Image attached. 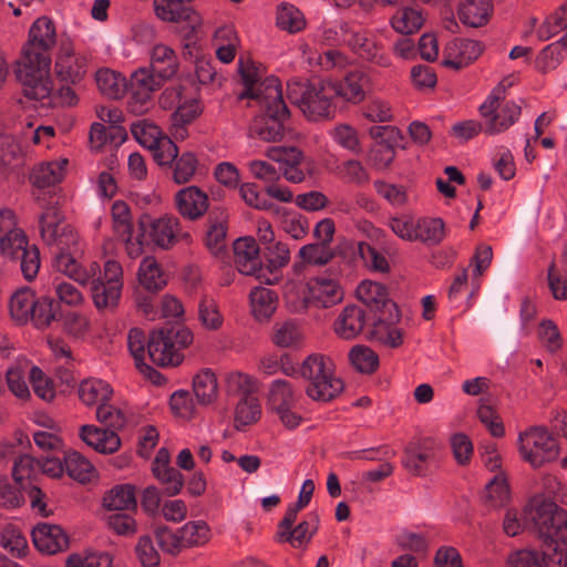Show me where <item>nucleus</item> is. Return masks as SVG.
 <instances>
[{"mask_svg":"<svg viewBox=\"0 0 567 567\" xmlns=\"http://www.w3.org/2000/svg\"><path fill=\"white\" fill-rule=\"evenodd\" d=\"M239 100L251 99L258 103L260 113L255 116L249 132L250 136L264 142L275 143L284 138L289 131L290 111L284 101L281 84L278 78L270 79L254 95L241 92Z\"/></svg>","mask_w":567,"mask_h":567,"instance_id":"1","label":"nucleus"},{"mask_svg":"<svg viewBox=\"0 0 567 567\" xmlns=\"http://www.w3.org/2000/svg\"><path fill=\"white\" fill-rule=\"evenodd\" d=\"M287 96L309 121L328 120L336 113V106L332 103L336 90L332 81L292 79L287 83Z\"/></svg>","mask_w":567,"mask_h":567,"instance_id":"2","label":"nucleus"},{"mask_svg":"<svg viewBox=\"0 0 567 567\" xmlns=\"http://www.w3.org/2000/svg\"><path fill=\"white\" fill-rule=\"evenodd\" d=\"M525 512L543 539V553L553 551L559 543L567 545V511L551 501L535 497Z\"/></svg>","mask_w":567,"mask_h":567,"instance_id":"3","label":"nucleus"},{"mask_svg":"<svg viewBox=\"0 0 567 567\" xmlns=\"http://www.w3.org/2000/svg\"><path fill=\"white\" fill-rule=\"evenodd\" d=\"M299 373L308 382L306 394L313 401L329 402L343 391V381L334 375L332 360L323 354L308 355L301 363Z\"/></svg>","mask_w":567,"mask_h":567,"instance_id":"4","label":"nucleus"},{"mask_svg":"<svg viewBox=\"0 0 567 567\" xmlns=\"http://www.w3.org/2000/svg\"><path fill=\"white\" fill-rule=\"evenodd\" d=\"M193 342V333L179 322L166 323L147 337V354L159 367H176L183 361L181 349Z\"/></svg>","mask_w":567,"mask_h":567,"instance_id":"5","label":"nucleus"},{"mask_svg":"<svg viewBox=\"0 0 567 567\" xmlns=\"http://www.w3.org/2000/svg\"><path fill=\"white\" fill-rule=\"evenodd\" d=\"M50 66L51 55L22 49L14 74L27 99L42 101L51 94Z\"/></svg>","mask_w":567,"mask_h":567,"instance_id":"6","label":"nucleus"},{"mask_svg":"<svg viewBox=\"0 0 567 567\" xmlns=\"http://www.w3.org/2000/svg\"><path fill=\"white\" fill-rule=\"evenodd\" d=\"M34 199L42 208L39 216V227L42 239L49 246L64 248L75 246L78 236L70 225L64 224V215L60 210L62 196L55 190L53 193H39Z\"/></svg>","mask_w":567,"mask_h":567,"instance_id":"7","label":"nucleus"},{"mask_svg":"<svg viewBox=\"0 0 567 567\" xmlns=\"http://www.w3.org/2000/svg\"><path fill=\"white\" fill-rule=\"evenodd\" d=\"M504 93V81H501L480 106V114L484 120V132L486 134L494 135L507 131L522 114V106L514 101H508L501 106Z\"/></svg>","mask_w":567,"mask_h":567,"instance_id":"8","label":"nucleus"},{"mask_svg":"<svg viewBox=\"0 0 567 567\" xmlns=\"http://www.w3.org/2000/svg\"><path fill=\"white\" fill-rule=\"evenodd\" d=\"M518 451L523 460L534 468L554 462L559 455L557 441L542 426L532 427L519 434Z\"/></svg>","mask_w":567,"mask_h":567,"instance_id":"9","label":"nucleus"},{"mask_svg":"<svg viewBox=\"0 0 567 567\" xmlns=\"http://www.w3.org/2000/svg\"><path fill=\"white\" fill-rule=\"evenodd\" d=\"M233 248L235 255L234 261L240 274L254 276L266 285H275L279 281V276L270 269L268 270L269 276H267L259 255V246L255 238H238L234 241Z\"/></svg>","mask_w":567,"mask_h":567,"instance_id":"10","label":"nucleus"},{"mask_svg":"<svg viewBox=\"0 0 567 567\" xmlns=\"http://www.w3.org/2000/svg\"><path fill=\"white\" fill-rule=\"evenodd\" d=\"M341 30L349 35L347 39L348 47L360 59L380 68L392 65L391 55L377 38L371 37L368 32L351 31L348 24H343Z\"/></svg>","mask_w":567,"mask_h":567,"instance_id":"11","label":"nucleus"},{"mask_svg":"<svg viewBox=\"0 0 567 567\" xmlns=\"http://www.w3.org/2000/svg\"><path fill=\"white\" fill-rule=\"evenodd\" d=\"M87 64L86 55L76 54L69 40L61 41L54 63V73L59 81L72 85L80 83L87 73Z\"/></svg>","mask_w":567,"mask_h":567,"instance_id":"12","label":"nucleus"},{"mask_svg":"<svg viewBox=\"0 0 567 567\" xmlns=\"http://www.w3.org/2000/svg\"><path fill=\"white\" fill-rule=\"evenodd\" d=\"M436 455V444L432 440L425 439L410 444L404 450L402 465L413 476H425Z\"/></svg>","mask_w":567,"mask_h":567,"instance_id":"13","label":"nucleus"},{"mask_svg":"<svg viewBox=\"0 0 567 567\" xmlns=\"http://www.w3.org/2000/svg\"><path fill=\"white\" fill-rule=\"evenodd\" d=\"M483 50L484 47L480 41L454 39L444 48L442 65L458 71L475 61Z\"/></svg>","mask_w":567,"mask_h":567,"instance_id":"14","label":"nucleus"},{"mask_svg":"<svg viewBox=\"0 0 567 567\" xmlns=\"http://www.w3.org/2000/svg\"><path fill=\"white\" fill-rule=\"evenodd\" d=\"M138 229L146 233L150 229L152 240L161 248L167 249L176 241L179 220L176 217L154 219L148 214H142L137 220Z\"/></svg>","mask_w":567,"mask_h":567,"instance_id":"15","label":"nucleus"},{"mask_svg":"<svg viewBox=\"0 0 567 567\" xmlns=\"http://www.w3.org/2000/svg\"><path fill=\"white\" fill-rule=\"evenodd\" d=\"M34 546L49 555L69 548V536L59 525L40 523L32 530Z\"/></svg>","mask_w":567,"mask_h":567,"instance_id":"16","label":"nucleus"},{"mask_svg":"<svg viewBox=\"0 0 567 567\" xmlns=\"http://www.w3.org/2000/svg\"><path fill=\"white\" fill-rule=\"evenodd\" d=\"M56 43L54 22L48 17L38 18L29 30L27 43L22 49L51 55L50 51Z\"/></svg>","mask_w":567,"mask_h":567,"instance_id":"17","label":"nucleus"},{"mask_svg":"<svg viewBox=\"0 0 567 567\" xmlns=\"http://www.w3.org/2000/svg\"><path fill=\"white\" fill-rule=\"evenodd\" d=\"M177 212L189 220L200 218L208 209V196L197 186H188L175 195Z\"/></svg>","mask_w":567,"mask_h":567,"instance_id":"18","label":"nucleus"},{"mask_svg":"<svg viewBox=\"0 0 567 567\" xmlns=\"http://www.w3.org/2000/svg\"><path fill=\"white\" fill-rule=\"evenodd\" d=\"M357 296L371 311H374V315L399 309L389 298L385 286L375 281L363 280L357 287Z\"/></svg>","mask_w":567,"mask_h":567,"instance_id":"19","label":"nucleus"},{"mask_svg":"<svg viewBox=\"0 0 567 567\" xmlns=\"http://www.w3.org/2000/svg\"><path fill=\"white\" fill-rule=\"evenodd\" d=\"M81 440L101 454H113L121 447V439L113 430L95 425H82L79 433Z\"/></svg>","mask_w":567,"mask_h":567,"instance_id":"20","label":"nucleus"},{"mask_svg":"<svg viewBox=\"0 0 567 567\" xmlns=\"http://www.w3.org/2000/svg\"><path fill=\"white\" fill-rule=\"evenodd\" d=\"M228 230V213L225 208L215 207L209 212L205 244L214 254L218 255L226 248Z\"/></svg>","mask_w":567,"mask_h":567,"instance_id":"21","label":"nucleus"},{"mask_svg":"<svg viewBox=\"0 0 567 567\" xmlns=\"http://www.w3.org/2000/svg\"><path fill=\"white\" fill-rule=\"evenodd\" d=\"M66 165V158L35 165L30 173L29 179L31 184L39 189L37 194H48L49 192H44L45 188H54L55 185L61 183Z\"/></svg>","mask_w":567,"mask_h":567,"instance_id":"22","label":"nucleus"},{"mask_svg":"<svg viewBox=\"0 0 567 567\" xmlns=\"http://www.w3.org/2000/svg\"><path fill=\"white\" fill-rule=\"evenodd\" d=\"M127 347L135 360L137 370L155 384L161 383L162 374L151 365L144 362L145 347L147 348V338L140 328H132L127 334Z\"/></svg>","mask_w":567,"mask_h":567,"instance_id":"23","label":"nucleus"},{"mask_svg":"<svg viewBox=\"0 0 567 567\" xmlns=\"http://www.w3.org/2000/svg\"><path fill=\"white\" fill-rule=\"evenodd\" d=\"M369 78L362 71L349 72L341 81L332 82L336 97L353 104L360 103L365 97V87Z\"/></svg>","mask_w":567,"mask_h":567,"instance_id":"24","label":"nucleus"},{"mask_svg":"<svg viewBox=\"0 0 567 567\" xmlns=\"http://www.w3.org/2000/svg\"><path fill=\"white\" fill-rule=\"evenodd\" d=\"M193 0H154L156 16L167 22L188 21L196 23L198 21L197 13L189 3Z\"/></svg>","mask_w":567,"mask_h":567,"instance_id":"25","label":"nucleus"},{"mask_svg":"<svg viewBox=\"0 0 567 567\" xmlns=\"http://www.w3.org/2000/svg\"><path fill=\"white\" fill-rule=\"evenodd\" d=\"M365 326V312L362 308L347 306L333 323L334 332L344 340L354 339Z\"/></svg>","mask_w":567,"mask_h":567,"instance_id":"26","label":"nucleus"},{"mask_svg":"<svg viewBox=\"0 0 567 567\" xmlns=\"http://www.w3.org/2000/svg\"><path fill=\"white\" fill-rule=\"evenodd\" d=\"M103 506L112 512H136V487L133 484H118L104 493Z\"/></svg>","mask_w":567,"mask_h":567,"instance_id":"27","label":"nucleus"},{"mask_svg":"<svg viewBox=\"0 0 567 567\" xmlns=\"http://www.w3.org/2000/svg\"><path fill=\"white\" fill-rule=\"evenodd\" d=\"M178 66V58L172 48L165 44H156L153 47L151 50L150 68L164 82L176 75Z\"/></svg>","mask_w":567,"mask_h":567,"instance_id":"28","label":"nucleus"},{"mask_svg":"<svg viewBox=\"0 0 567 567\" xmlns=\"http://www.w3.org/2000/svg\"><path fill=\"white\" fill-rule=\"evenodd\" d=\"M319 527L318 513H310L308 520H302L287 533H277L279 543H288L293 548H305L317 533Z\"/></svg>","mask_w":567,"mask_h":567,"instance_id":"29","label":"nucleus"},{"mask_svg":"<svg viewBox=\"0 0 567 567\" xmlns=\"http://www.w3.org/2000/svg\"><path fill=\"white\" fill-rule=\"evenodd\" d=\"M492 8L491 0H463L457 10L458 19L468 27L480 28L488 22Z\"/></svg>","mask_w":567,"mask_h":567,"instance_id":"30","label":"nucleus"},{"mask_svg":"<svg viewBox=\"0 0 567 567\" xmlns=\"http://www.w3.org/2000/svg\"><path fill=\"white\" fill-rule=\"evenodd\" d=\"M62 318L60 302L52 297L35 299L30 320L37 329H48L54 321Z\"/></svg>","mask_w":567,"mask_h":567,"instance_id":"31","label":"nucleus"},{"mask_svg":"<svg viewBox=\"0 0 567 567\" xmlns=\"http://www.w3.org/2000/svg\"><path fill=\"white\" fill-rule=\"evenodd\" d=\"M313 303L318 308H330L342 300L339 285L330 279H317L310 285Z\"/></svg>","mask_w":567,"mask_h":567,"instance_id":"32","label":"nucleus"},{"mask_svg":"<svg viewBox=\"0 0 567 567\" xmlns=\"http://www.w3.org/2000/svg\"><path fill=\"white\" fill-rule=\"evenodd\" d=\"M79 398L86 405L109 402L113 395V389L109 383L99 379L83 380L79 385Z\"/></svg>","mask_w":567,"mask_h":567,"instance_id":"33","label":"nucleus"},{"mask_svg":"<svg viewBox=\"0 0 567 567\" xmlns=\"http://www.w3.org/2000/svg\"><path fill=\"white\" fill-rule=\"evenodd\" d=\"M277 293L268 288H256L250 292L251 312L258 321H267L276 311Z\"/></svg>","mask_w":567,"mask_h":567,"instance_id":"34","label":"nucleus"},{"mask_svg":"<svg viewBox=\"0 0 567 567\" xmlns=\"http://www.w3.org/2000/svg\"><path fill=\"white\" fill-rule=\"evenodd\" d=\"M35 295L30 288H23L16 291L9 302L11 318L18 324H25L32 315Z\"/></svg>","mask_w":567,"mask_h":567,"instance_id":"35","label":"nucleus"},{"mask_svg":"<svg viewBox=\"0 0 567 567\" xmlns=\"http://www.w3.org/2000/svg\"><path fill=\"white\" fill-rule=\"evenodd\" d=\"M91 292L94 306L99 309H115L118 305L122 287L109 285L101 278L93 279Z\"/></svg>","mask_w":567,"mask_h":567,"instance_id":"36","label":"nucleus"},{"mask_svg":"<svg viewBox=\"0 0 567 567\" xmlns=\"http://www.w3.org/2000/svg\"><path fill=\"white\" fill-rule=\"evenodd\" d=\"M178 532L184 549L204 546L210 539V528L205 520H189Z\"/></svg>","mask_w":567,"mask_h":567,"instance_id":"37","label":"nucleus"},{"mask_svg":"<svg viewBox=\"0 0 567 567\" xmlns=\"http://www.w3.org/2000/svg\"><path fill=\"white\" fill-rule=\"evenodd\" d=\"M66 248L68 247L56 248L53 265L58 271L66 275L80 285L85 286L90 280V275L78 264L70 252L65 251Z\"/></svg>","mask_w":567,"mask_h":567,"instance_id":"38","label":"nucleus"},{"mask_svg":"<svg viewBox=\"0 0 567 567\" xmlns=\"http://www.w3.org/2000/svg\"><path fill=\"white\" fill-rule=\"evenodd\" d=\"M95 81L99 91L109 99H120L126 90L125 78L110 69L99 70Z\"/></svg>","mask_w":567,"mask_h":567,"instance_id":"39","label":"nucleus"},{"mask_svg":"<svg viewBox=\"0 0 567 567\" xmlns=\"http://www.w3.org/2000/svg\"><path fill=\"white\" fill-rule=\"evenodd\" d=\"M193 391L199 404L213 403L218 394L216 375L210 370L196 374L193 380Z\"/></svg>","mask_w":567,"mask_h":567,"instance_id":"40","label":"nucleus"},{"mask_svg":"<svg viewBox=\"0 0 567 567\" xmlns=\"http://www.w3.org/2000/svg\"><path fill=\"white\" fill-rule=\"evenodd\" d=\"M416 240L436 246L445 237V224L442 218H422L415 223Z\"/></svg>","mask_w":567,"mask_h":567,"instance_id":"41","label":"nucleus"},{"mask_svg":"<svg viewBox=\"0 0 567 567\" xmlns=\"http://www.w3.org/2000/svg\"><path fill=\"white\" fill-rule=\"evenodd\" d=\"M200 113V104L195 99L178 104L177 109L169 116L171 127L174 130L173 134H181L183 137V133L185 132L184 127L197 118Z\"/></svg>","mask_w":567,"mask_h":567,"instance_id":"42","label":"nucleus"},{"mask_svg":"<svg viewBox=\"0 0 567 567\" xmlns=\"http://www.w3.org/2000/svg\"><path fill=\"white\" fill-rule=\"evenodd\" d=\"M64 465L66 474L79 483H89L94 475V466L79 452L65 453Z\"/></svg>","mask_w":567,"mask_h":567,"instance_id":"43","label":"nucleus"},{"mask_svg":"<svg viewBox=\"0 0 567 567\" xmlns=\"http://www.w3.org/2000/svg\"><path fill=\"white\" fill-rule=\"evenodd\" d=\"M299 257L301 264H295L293 268L299 271L303 264L313 266H326L333 259L332 248L329 245L322 243L308 244L300 248Z\"/></svg>","mask_w":567,"mask_h":567,"instance_id":"44","label":"nucleus"},{"mask_svg":"<svg viewBox=\"0 0 567 567\" xmlns=\"http://www.w3.org/2000/svg\"><path fill=\"white\" fill-rule=\"evenodd\" d=\"M390 22L396 32L401 34H412L422 28L424 18L422 11L405 7L398 10Z\"/></svg>","mask_w":567,"mask_h":567,"instance_id":"45","label":"nucleus"},{"mask_svg":"<svg viewBox=\"0 0 567 567\" xmlns=\"http://www.w3.org/2000/svg\"><path fill=\"white\" fill-rule=\"evenodd\" d=\"M138 281L147 290L156 292L166 286V279L158 264L152 257H146L138 270Z\"/></svg>","mask_w":567,"mask_h":567,"instance_id":"46","label":"nucleus"},{"mask_svg":"<svg viewBox=\"0 0 567 567\" xmlns=\"http://www.w3.org/2000/svg\"><path fill=\"white\" fill-rule=\"evenodd\" d=\"M349 360L360 373L372 374L379 368V355L367 346H354L349 352Z\"/></svg>","mask_w":567,"mask_h":567,"instance_id":"47","label":"nucleus"},{"mask_svg":"<svg viewBox=\"0 0 567 567\" xmlns=\"http://www.w3.org/2000/svg\"><path fill=\"white\" fill-rule=\"evenodd\" d=\"M260 404L255 396H243L235 409V427L250 425L260 417Z\"/></svg>","mask_w":567,"mask_h":567,"instance_id":"48","label":"nucleus"},{"mask_svg":"<svg viewBox=\"0 0 567 567\" xmlns=\"http://www.w3.org/2000/svg\"><path fill=\"white\" fill-rule=\"evenodd\" d=\"M277 25L289 33H296L306 27V20L302 12L297 7L282 3L278 8Z\"/></svg>","mask_w":567,"mask_h":567,"instance_id":"49","label":"nucleus"},{"mask_svg":"<svg viewBox=\"0 0 567 567\" xmlns=\"http://www.w3.org/2000/svg\"><path fill=\"white\" fill-rule=\"evenodd\" d=\"M268 403L271 410L293 406L296 395L290 383L286 380H275L269 389Z\"/></svg>","mask_w":567,"mask_h":567,"instance_id":"50","label":"nucleus"},{"mask_svg":"<svg viewBox=\"0 0 567 567\" xmlns=\"http://www.w3.org/2000/svg\"><path fill=\"white\" fill-rule=\"evenodd\" d=\"M153 533L163 553L175 557L184 550L178 528L173 530L168 526L159 525L154 528Z\"/></svg>","mask_w":567,"mask_h":567,"instance_id":"51","label":"nucleus"},{"mask_svg":"<svg viewBox=\"0 0 567 567\" xmlns=\"http://www.w3.org/2000/svg\"><path fill=\"white\" fill-rule=\"evenodd\" d=\"M301 339V331L293 320L277 322L274 326L271 340L279 348H289Z\"/></svg>","mask_w":567,"mask_h":567,"instance_id":"52","label":"nucleus"},{"mask_svg":"<svg viewBox=\"0 0 567 567\" xmlns=\"http://www.w3.org/2000/svg\"><path fill=\"white\" fill-rule=\"evenodd\" d=\"M29 247V241L22 230H9L0 238V251L12 260L19 258L20 254Z\"/></svg>","mask_w":567,"mask_h":567,"instance_id":"53","label":"nucleus"},{"mask_svg":"<svg viewBox=\"0 0 567 567\" xmlns=\"http://www.w3.org/2000/svg\"><path fill=\"white\" fill-rule=\"evenodd\" d=\"M164 81L151 68H141L131 75L128 91L154 93Z\"/></svg>","mask_w":567,"mask_h":567,"instance_id":"54","label":"nucleus"},{"mask_svg":"<svg viewBox=\"0 0 567 567\" xmlns=\"http://www.w3.org/2000/svg\"><path fill=\"white\" fill-rule=\"evenodd\" d=\"M400 318L401 313L399 309L375 315L369 338L380 343L389 331L400 321Z\"/></svg>","mask_w":567,"mask_h":567,"instance_id":"55","label":"nucleus"},{"mask_svg":"<svg viewBox=\"0 0 567 567\" xmlns=\"http://www.w3.org/2000/svg\"><path fill=\"white\" fill-rule=\"evenodd\" d=\"M173 179L176 184L188 183L196 173L198 159L192 152H185L173 162Z\"/></svg>","mask_w":567,"mask_h":567,"instance_id":"56","label":"nucleus"},{"mask_svg":"<svg viewBox=\"0 0 567 567\" xmlns=\"http://www.w3.org/2000/svg\"><path fill=\"white\" fill-rule=\"evenodd\" d=\"M96 420L109 430L117 431L125 426L126 416L123 411L109 402L97 405Z\"/></svg>","mask_w":567,"mask_h":567,"instance_id":"57","label":"nucleus"},{"mask_svg":"<svg viewBox=\"0 0 567 567\" xmlns=\"http://www.w3.org/2000/svg\"><path fill=\"white\" fill-rule=\"evenodd\" d=\"M155 478L163 485V494L173 497L181 493L184 486V476L175 467L154 472Z\"/></svg>","mask_w":567,"mask_h":567,"instance_id":"58","label":"nucleus"},{"mask_svg":"<svg viewBox=\"0 0 567 567\" xmlns=\"http://www.w3.org/2000/svg\"><path fill=\"white\" fill-rule=\"evenodd\" d=\"M135 554L143 567H159L161 556L148 535L138 538L135 545Z\"/></svg>","mask_w":567,"mask_h":567,"instance_id":"59","label":"nucleus"},{"mask_svg":"<svg viewBox=\"0 0 567 567\" xmlns=\"http://www.w3.org/2000/svg\"><path fill=\"white\" fill-rule=\"evenodd\" d=\"M112 219L114 231L118 236L133 233L132 216L128 205L123 200H116L112 205Z\"/></svg>","mask_w":567,"mask_h":567,"instance_id":"60","label":"nucleus"},{"mask_svg":"<svg viewBox=\"0 0 567 567\" xmlns=\"http://www.w3.org/2000/svg\"><path fill=\"white\" fill-rule=\"evenodd\" d=\"M332 137L336 143L353 154H360L362 152L357 131L348 124L336 126L332 130Z\"/></svg>","mask_w":567,"mask_h":567,"instance_id":"61","label":"nucleus"},{"mask_svg":"<svg viewBox=\"0 0 567 567\" xmlns=\"http://www.w3.org/2000/svg\"><path fill=\"white\" fill-rule=\"evenodd\" d=\"M107 527L118 536H133L137 533L136 519L124 513L115 512L106 517Z\"/></svg>","mask_w":567,"mask_h":567,"instance_id":"62","label":"nucleus"},{"mask_svg":"<svg viewBox=\"0 0 567 567\" xmlns=\"http://www.w3.org/2000/svg\"><path fill=\"white\" fill-rule=\"evenodd\" d=\"M0 545L11 553L22 554L28 547L27 538L21 530L13 526L7 525L0 532Z\"/></svg>","mask_w":567,"mask_h":567,"instance_id":"63","label":"nucleus"},{"mask_svg":"<svg viewBox=\"0 0 567 567\" xmlns=\"http://www.w3.org/2000/svg\"><path fill=\"white\" fill-rule=\"evenodd\" d=\"M148 150L152 151L154 161L161 165H172L178 156L177 145L168 137H161L155 145Z\"/></svg>","mask_w":567,"mask_h":567,"instance_id":"64","label":"nucleus"}]
</instances>
